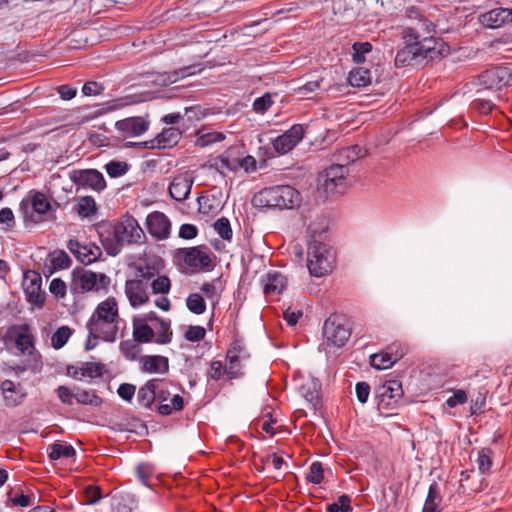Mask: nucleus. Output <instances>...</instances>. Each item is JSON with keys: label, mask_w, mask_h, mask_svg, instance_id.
I'll list each match as a JSON object with an SVG mask.
<instances>
[{"label": "nucleus", "mask_w": 512, "mask_h": 512, "mask_svg": "<svg viewBox=\"0 0 512 512\" xmlns=\"http://www.w3.org/2000/svg\"><path fill=\"white\" fill-rule=\"evenodd\" d=\"M120 321L118 304L114 297L100 302L86 323L88 331L85 350L90 351L98 345V341L115 342Z\"/></svg>", "instance_id": "nucleus-1"}, {"label": "nucleus", "mask_w": 512, "mask_h": 512, "mask_svg": "<svg viewBox=\"0 0 512 512\" xmlns=\"http://www.w3.org/2000/svg\"><path fill=\"white\" fill-rule=\"evenodd\" d=\"M97 232L109 256L118 255L125 245L141 243L145 237L138 221L128 214L115 224L110 222L97 224Z\"/></svg>", "instance_id": "nucleus-2"}, {"label": "nucleus", "mask_w": 512, "mask_h": 512, "mask_svg": "<svg viewBox=\"0 0 512 512\" xmlns=\"http://www.w3.org/2000/svg\"><path fill=\"white\" fill-rule=\"evenodd\" d=\"M405 46L395 56V65L405 67L435 61L447 55L449 46L444 40H425L424 42L404 41Z\"/></svg>", "instance_id": "nucleus-3"}, {"label": "nucleus", "mask_w": 512, "mask_h": 512, "mask_svg": "<svg viewBox=\"0 0 512 512\" xmlns=\"http://www.w3.org/2000/svg\"><path fill=\"white\" fill-rule=\"evenodd\" d=\"M301 194L290 185L266 187L255 193L252 205L258 209H294L301 203Z\"/></svg>", "instance_id": "nucleus-4"}, {"label": "nucleus", "mask_w": 512, "mask_h": 512, "mask_svg": "<svg viewBox=\"0 0 512 512\" xmlns=\"http://www.w3.org/2000/svg\"><path fill=\"white\" fill-rule=\"evenodd\" d=\"M334 252L326 244L313 240L307 248V267L311 275L322 277L332 271Z\"/></svg>", "instance_id": "nucleus-5"}, {"label": "nucleus", "mask_w": 512, "mask_h": 512, "mask_svg": "<svg viewBox=\"0 0 512 512\" xmlns=\"http://www.w3.org/2000/svg\"><path fill=\"white\" fill-rule=\"evenodd\" d=\"M322 334L327 346L341 348L349 340L351 329L346 326L343 316L332 314L325 320Z\"/></svg>", "instance_id": "nucleus-6"}, {"label": "nucleus", "mask_w": 512, "mask_h": 512, "mask_svg": "<svg viewBox=\"0 0 512 512\" xmlns=\"http://www.w3.org/2000/svg\"><path fill=\"white\" fill-rule=\"evenodd\" d=\"M175 258L179 263L194 269L211 271L214 264L206 246H195L178 249Z\"/></svg>", "instance_id": "nucleus-7"}, {"label": "nucleus", "mask_w": 512, "mask_h": 512, "mask_svg": "<svg viewBox=\"0 0 512 512\" xmlns=\"http://www.w3.org/2000/svg\"><path fill=\"white\" fill-rule=\"evenodd\" d=\"M150 126V121L142 116L128 117L118 120L115 123L117 135L116 142L126 140L128 138L143 135Z\"/></svg>", "instance_id": "nucleus-8"}, {"label": "nucleus", "mask_w": 512, "mask_h": 512, "mask_svg": "<svg viewBox=\"0 0 512 512\" xmlns=\"http://www.w3.org/2000/svg\"><path fill=\"white\" fill-rule=\"evenodd\" d=\"M182 136L179 128L169 127L163 129L155 138L144 142H128L126 147L138 146L145 149H167L178 144Z\"/></svg>", "instance_id": "nucleus-9"}, {"label": "nucleus", "mask_w": 512, "mask_h": 512, "mask_svg": "<svg viewBox=\"0 0 512 512\" xmlns=\"http://www.w3.org/2000/svg\"><path fill=\"white\" fill-rule=\"evenodd\" d=\"M70 180L77 186L90 188L98 193L106 189L103 174L96 169H75L70 172Z\"/></svg>", "instance_id": "nucleus-10"}, {"label": "nucleus", "mask_w": 512, "mask_h": 512, "mask_svg": "<svg viewBox=\"0 0 512 512\" xmlns=\"http://www.w3.org/2000/svg\"><path fill=\"white\" fill-rule=\"evenodd\" d=\"M511 78L510 70L502 66L487 69L478 76L479 84L489 90H500L509 84Z\"/></svg>", "instance_id": "nucleus-11"}, {"label": "nucleus", "mask_w": 512, "mask_h": 512, "mask_svg": "<svg viewBox=\"0 0 512 512\" xmlns=\"http://www.w3.org/2000/svg\"><path fill=\"white\" fill-rule=\"evenodd\" d=\"M42 278L39 273L35 271H27L24 274L23 287L27 301L39 308H42L46 294L41 289Z\"/></svg>", "instance_id": "nucleus-12"}, {"label": "nucleus", "mask_w": 512, "mask_h": 512, "mask_svg": "<svg viewBox=\"0 0 512 512\" xmlns=\"http://www.w3.org/2000/svg\"><path fill=\"white\" fill-rule=\"evenodd\" d=\"M434 31V25L431 21L423 18H419L417 22L412 25L405 27L402 31V39L404 41H417L424 42L425 40H442L431 35Z\"/></svg>", "instance_id": "nucleus-13"}, {"label": "nucleus", "mask_w": 512, "mask_h": 512, "mask_svg": "<svg viewBox=\"0 0 512 512\" xmlns=\"http://www.w3.org/2000/svg\"><path fill=\"white\" fill-rule=\"evenodd\" d=\"M348 173V167L338 163L332 164L325 170V189L330 192L343 193L346 188V176Z\"/></svg>", "instance_id": "nucleus-14"}, {"label": "nucleus", "mask_w": 512, "mask_h": 512, "mask_svg": "<svg viewBox=\"0 0 512 512\" xmlns=\"http://www.w3.org/2000/svg\"><path fill=\"white\" fill-rule=\"evenodd\" d=\"M146 225L150 235L157 240L166 239L170 235L171 222L162 212L150 213L146 218Z\"/></svg>", "instance_id": "nucleus-15"}, {"label": "nucleus", "mask_w": 512, "mask_h": 512, "mask_svg": "<svg viewBox=\"0 0 512 512\" xmlns=\"http://www.w3.org/2000/svg\"><path fill=\"white\" fill-rule=\"evenodd\" d=\"M478 20L486 28L498 29L512 23V9L502 7L494 8L480 14Z\"/></svg>", "instance_id": "nucleus-16"}, {"label": "nucleus", "mask_w": 512, "mask_h": 512, "mask_svg": "<svg viewBox=\"0 0 512 512\" xmlns=\"http://www.w3.org/2000/svg\"><path fill=\"white\" fill-rule=\"evenodd\" d=\"M147 290L148 285L146 282H142V280L134 278L128 279L125 282V294L133 308H137L149 302Z\"/></svg>", "instance_id": "nucleus-17"}, {"label": "nucleus", "mask_w": 512, "mask_h": 512, "mask_svg": "<svg viewBox=\"0 0 512 512\" xmlns=\"http://www.w3.org/2000/svg\"><path fill=\"white\" fill-rule=\"evenodd\" d=\"M67 248L83 264L88 265L96 261L101 255V249L96 245H82L78 240L70 239Z\"/></svg>", "instance_id": "nucleus-18"}, {"label": "nucleus", "mask_w": 512, "mask_h": 512, "mask_svg": "<svg viewBox=\"0 0 512 512\" xmlns=\"http://www.w3.org/2000/svg\"><path fill=\"white\" fill-rule=\"evenodd\" d=\"M32 212L29 214L28 211L24 212V218L33 223H39L44 221L45 216L51 210V204L47 200L46 196L42 192H34L31 196Z\"/></svg>", "instance_id": "nucleus-19"}, {"label": "nucleus", "mask_w": 512, "mask_h": 512, "mask_svg": "<svg viewBox=\"0 0 512 512\" xmlns=\"http://www.w3.org/2000/svg\"><path fill=\"white\" fill-rule=\"evenodd\" d=\"M193 182L194 179L187 173L176 175L168 188L170 197L177 202L186 200L190 195Z\"/></svg>", "instance_id": "nucleus-20"}, {"label": "nucleus", "mask_w": 512, "mask_h": 512, "mask_svg": "<svg viewBox=\"0 0 512 512\" xmlns=\"http://www.w3.org/2000/svg\"><path fill=\"white\" fill-rule=\"evenodd\" d=\"M71 289L81 293L96 291V272L74 269L72 272Z\"/></svg>", "instance_id": "nucleus-21"}, {"label": "nucleus", "mask_w": 512, "mask_h": 512, "mask_svg": "<svg viewBox=\"0 0 512 512\" xmlns=\"http://www.w3.org/2000/svg\"><path fill=\"white\" fill-rule=\"evenodd\" d=\"M8 332L14 338L17 349L22 353H26L34 348V337L31 334L29 325L13 326Z\"/></svg>", "instance_id": "nucleus-22"}, {"label": "nucleus", "mask_w": 512, "mask_h": 512, "mask_svg": "<svg viewBox=\"0 0 512 512\" xmlns=\"http://www.w3.org/2000/svg\"><path fill=\"white\" fill-rule=\"evenodd\" d=\"M287 287V278L280 272H268L264 279L265 295L281 294Z\"/></svg>", "instance_id": "nucleus-23"}, {"label": "nucleus", "mask_w": 512, "mask_h": 512, "mask_svg": "<svg viewBox=\"0 0 512 512\" xmlns=\"http://www.w3.org/2000/svg\"><path fill=\"white\" fill-rule=\"evenodd\" d=\"M377 393L381 401L388 399L387 405H391V401L396 403L403 396L402 384L398 380H389L378 388Z\"/></svg>", "instance_id": "nucleus-24"}, {"label": "nucleus", "mask_w": 512, "mask_h": 512, "mask_svg": "<svg viewBox=\"0 0 512 512\" xmlns=\"http://www.w3.org/2000/svg\"><path fill=\"white\" fill-rule=\"evenodd\" d=\"M142 369L148 373H167L169 371V360L161 355H147L142 357Z\"/></svg>", "instance_id": "nucleus-25"}, {"label": "nucleus", "mask_w": 512, "mask_h": 512, "mask_svg": "<svg viewBox=\"0 0 512 512\" xmlns=\"http://www.w3.org/2000/svg\"><path fill=\"white\" fill-rule=\"evenodd\" d=\"M162 382L163 381L159 379H151L140 387L137 394V400L141 406L145 408L151 407L156 399L158 385Z\"/></svg>", "instance_id": "nucleus-26"}, {"label": "nucleus", "mask_w": 512, "mask_h": 512, "mask_svg": "<svg viewBox=\"0 0 512 512\" xmlns=\"http://www.w3.org/2000/svg\"><path fill=\"white\" fill-rule=\"evenodd\" d=\"M133 338L139 343H150L155 339V331L148 325L147 319L134 317L133 319Z\"/></svg>", "instance_id": "nucleus-27"}, {"label": "nucleus", "mask_w": 512, "mask_h": 512, "mask_svg": "<svg viewBox=\"0 0 512 512\" xmlns=\"http://www.w3.org/2000/svg\"><path fill=\"white\" fill-rule=\"evenodd\" d=\"M299 392L314 410L320 406V385L316 381L311 380L303 383Z\"/></svg>", "instance_id": "nucleus-28"}, {"label": "nucleus", "mask_w": 512, "mask_h": 512, "mask_svg": "<svg viewBox=\"0 0 512 512\" xmlns=\"http://www.w3.org/2000/svg\"><path fill=\"white\" fill-rule=\"evenodd\" d=\"M136 500L130 493H116L111 498L112 512H132Z\"/></svg>", "instance_id": "nucleus-29"}, {"label": "nucleus", "mask_w": 512, "mask_h": 512, "mask_svg": "<svg viewBox=\"0 0 512 512\" xmlns=\"http://www.w3.org/2000/svg\"><path fill=\"white\" fill-rule=\"evenodd\" d=\"M441 501L442 497L440 495L439 486L436 482H433L429 486L422 512H441L438 509Z\"/></svg>", "instance_id": "nucleus-30"}, {"label": "nucleus", "mask_w": 512, "mask_h": 512, "mask_svg": "<svg viewBox=\"0 0 512 512\" xmlns=\"http://www.w3.org/2000/svg\"><path fill=\"white\" fill-rule=\"evenodd\" d=\"M72 260L64 250L54 251L51 254L50 266H46L47 272L51 275L56 270L66 269L71 266Z\"/></svg>", "instance_id": "nucleus-31"}, {"label": "nucleus", "mask_w": 512, "mask_h": 512, "mask_svg": "<svg viewBox=\"0 0 512 512\" xmlns=\"http://www.w3.org/2000/svg\"><path fill=\"white\" fill-rule=\"evenodd\" d=\"M348 83L352 87H365L371 83V73L362 67L355 68L349 73Z\"/></svg>", "instance_id": "nucleus-32"}, {"label": "nucleus", "mask_w": 512, "mask_h": 512, "mask_svg": "<svg viewBox=\"0 0 512 512\" xmlns=\"http://www.w3.org/2000/svg\"><path fill=\"white\" fill-rule=\"evenodd\" d=\"M75 454L76 451L71 445L56 442L48 446V456L52 461H56L60 458H72Z\"/></svg>", "instance_id": "nucleus-33"}, {"label": "nucleus", "mask_w": 512, "mask_h": 512, "mask_svg": "<svg viewBox=\"0 0 512 512\" xmlns=\"http://www.w3.org/2000/svg\"><path fill=\"white\" fill-rule=\"evenodd\" d=\"M157 324L158 327H156L154 342L160 345L170 343L173 336L171 322L169 320L161 319Z\"/></svg>", "instance_id": "nucleus-34"}, {"label": "nucleus", "mask_w": 512, "mask_h": 512, "mask_svg": "<svg viewBox=\"0 0 512 512\" xmlns=\"http://www.w3.org/2000/svg\"><path fill=\"white\" fill-rule=\"evenodd\" d=\"M74 399L77 401L78 404L81 405H90L97 407L102 404V398L99 397L93 390H84L78 388L75 391Z\"/></svg>", "instance_id": "nucleus-35"}, {"label": "nucleus", "mask_w": 512, "mask_h": 512, "mask_svg": "<svg viewBox=\"0 0 512 512\" xmlns=\"http://www.w3.org/2000/svg\"><path fill=\"white\" fill-rule=\"evenodd\" d=\"M119 349L123 357L129 361L136 360L137 356L141 352L139 342L135 341V338L121 341Z\"/></svg>", "instance_id": "nucleus-36"}, {"label": "nucleus", "mask_w": 512, "mask_h": 512, "mask_svg": "<svg viewBox=\"0 0 512 512\" xmlns=\"http://www.w3.org/2000/svg\"><path fill=\"white\" fill-rule=\"evenodd\" d=\"M75 210L82 218L91 217L96 213V202L91 196L81 197L75 206Z\"/></svg>", "instance_id": "nucleus-37"}, {"label": "nucleus", "mask_w": 512, "mask_h": 512, "mask_svg": "<svg viewBox=\"0 0 512 512\" xmlns=\"http://www.w3.org/2000/svg\"><path fill=\"white\" fill-rule=\"evenodd\" d=\"M370 364L377 370H385L391 368L395 362L388 355L387 351L383 349L379 353H375L370 356Z\"/></svg>", "instance_id": "nucleus-38"}, {"label": "nucleus", "mask_w": 512, "mask_h": 512, "mask_svg": "<svg viewBox=\"0 0 512 512\" xmlns=\"http://www.w3.org/2000/svg\"><path fill=\"white\" fill-rule=\"evenodd\" d=\"M105 365L101 362H83L80 371L82 377L98 378L102 377Z\"/></svg>", "instance_id": "nucleus-39"}, {"label": "nucleus", "mask_w": 512, "mask_h": 512, "mask_svg": "<svg viewBox=\"0 0 512 512\" xmlns=\"http://www.w3.org/2000/svg\"><path fill=\"white\" fill-rule=\"evenodd\" d=\"M239 159L238 158H230L228 154H222L215 159L214 166L215 168L224 173L227 171L236 172L238 171Z\"/></svg>", "instance_id": "nucleus-40"}, {"label": "nucleus", "mask_w": 512, "mask_h": 512, "mask_svg": "<svg viewBox=\"0 0 512 512\" xmlns=\"http://www.w3.org/2000/svg\"><path fill=\"white\" fill-rule=\"evenodd\" d=\"M0 388L5 397V400L8 402L9 405L16 406L23 401L24 395H21L19 397H13V394L16 393V386L13 381L8 379L4 380L1 383Z\"/></svg>", "instance_id": "nucleus-41"}, {"label": "nucleus", "mask_w": 512, "mask_h": 512, "mask_svg": "<svg viewBox=\"0 0 512 512\" xmlns=\"http://www.w3.org/2000/svg\"><path fill=\"white\" fill-rule=\"evenodd\" d=\"M73 330L68 326L59 327L51 337V344L54 349H61L72 335Z\"/></svg>", "instance_id": "nucleus-42"}, {"label": "nucleus", "mask_w": 512, "mask_h": 512, "mask_svg": "<svg viewBox=\"0 0 512 512\" xmlns=\"http://www.w3.org/2000/svg\"><path fill=\"white\" fill-rule=\"evenodd\" d=\"M492 456L493 451L490 448H482L478 452L476 463L481 474H485L490 471L492 466Z\"/></svg>", "instance_id": "nucleus-43"}, {"label": "nucleus", "mask_w": 512, "mask_h": 512, "mask_svg": "<svg viewBox=\"0 0 512 512\" xmlns=\"http://www.w3.org/2000/svg\"><path fill=\"white\" fill-rule=\"evenodd\" d=\"M187 308L194 314H203L206 310L204 298L198 293L190 294L186 299Z\"/></svg>", "instance_id": "nucleus-44"}, {"label": "nucleus", "mask_w": 512, "mask_h": 512, "mask_svg": "<svg viewBox=\"0 0 512 512\" xmlns=\"http://www.w3.org/2000/svg\"><path fill=\"white\" fill-rule=\"evenodd\" d=\"M129 167V164L125 161L112 160L105 165V170L111 178H118L125 175Z\"/></svg>", "instance_id": "nucleus-45"}, {"label": "nucleus", "mask_w": 512, "mask_h": 512, "mask_svg": "<svg viewBox=\"0 0 512 512\" xmlns=\"http://www.w3.org/2000/svg\"><path fill=\"white\" fill-rule=\"evenodd\" d=\"M327 512H352L351 497L347 494H342L338 497L337 502L327 505Z\"/></svg>", "instance_id": "nucleus-46"}, {"label": "nucleus", "mask_w": 512, "mask_h": 512, "mask_svg": "<svg viewBox=\"0 0 512 512\" xmlns=\"http://www.w3.org/2000/svg\"><path fill=\"white\" fill-rule=\"evenodd\" d=\"M213 227L223 240L230 241L232 239L233 231L230 222L226 217L217 219L214 222Z\"/></svg>", "instance_id": "nucleus-47"}, {"label": "nucleus", "mask_w": 512, "mask_h": 512, "mask_svg": "<svg viewBox=\"0 0 512 512\" xmlns=\"http://www.w3.org/2000/svg\"><path fill=\"white\" fill-rule=\"evenodd\" d=\"M352 59L355 63L360 64L365 61V55L372 50V44L369 42H355L352 46Z\"/></svg>", "instance_id": "nucleus-48"}, {"label": "nucleus", "mask_w": 512, "mask_h": 512, "mask_svg": "<svg viewBox=\"0 0 512 512\" xmlns=\"http://www.w3.org/2000/svg\"><path fill=\"white\" fill-rule=\"evenodd\" d=\"M226 360L228 362L227 368V377L229 379H237L240 378L243 375V372L241 370V360H244L243 358H238L237 356H226Z\"/></svg>", "instance_id": "nucleus-49"}, {"label": "nucleus", "mask_w": 512, "mask_h": 512, "mask_svg": "<svg viewBox=\"0 0 512 512\" xmlns=\"http://www.w3.org/2000/svg\"><path fill=\"white\" fill-rule=\"evenodd\" d=\"M324 478V468L321 462L315 461L309 467V472L306 475L307 482L313 484H320Z\"/></svg>", "instance_id": "nucleus-50"}, {"label": "nucleus", "mask_w": 512, "mask_h": 512, "mask_svg": "<svg viewBox=\"0 0 512 512\" xmlns=\"http://www.w3.org/2000/svg\"><path fill=\"white\" fill-rule=\"evenodd\" d=\"M13 493H14L13 489L7 493L8 500L12 507H17V506L28 507L33 504L32 498L28 495L23 494L22 491L15 492V494H13Z\"/></svg>", "instance_id": "nucleus-51"}, {"label": "nucleus", "mask_w": 512, "mask_h": 512, "mask_svg": "<svg viewBox=\"0 0 512 512\" xmlns=\"http://www.w3.org/2000/svg\"><path fill=\"white\" fill-rule=\"evenodd\" d=\"M294 147V143L284 133L273 140V148L279 154H286Z\"/></svg>", "instance_id": "nucleus-52"}, {"label": "nucleus", "mask_w": 512, "mask_h": 512, "mask_svg": "<svg viewBox=\"0 0 512 512\" xmlns=\"http://www.w3.org/2000/svg\"><path fill=\"white\" fill-rule=\"evenodd\" d=\"M237 356L238 358L248 359L249 353L242 339L236 338L229 345L226 356Z\"/></svg>", "instance_id": "nucleus-53"}, {"label": "nucleus", "mask_w": 512, "mask_h": 512, "mask_svg": "<svg viewBox=\"0 0 512 512\" xmlns=\"http://www.w3.org/2000/svg\"><path fill=\"white\" fill-rule=\"evenodd\" d=\"M156 274L157 270L149 264H145L144 266L139 265L135 270V278L142 280V282H146L147 285L156 276Z\"/></svg>", "instance_id": "nucleus-54"}, {"label": "nucleus", "mask_w": 512, "mask_h": 512, "mask_svg": "<svg viewBox=\"0 0 512 512\" xmlns=\"http://www.w3.org/2000/svg\"><path fill=\"white\" fill-rule=\"evenodd\" d=\"M171 282L168 276H158L151 282L153 294H167L170 291Z\"/></svg>", "instance_id": "nucleus-55"}, {"label": "nucleus", "mask_w": 512, "mask_h": 512, "mask_svg": "<svg viewBox=\"0 0 512 512\" xmlns=\"http://www.w3.org/2000/svg\"><path fill=\"white\" fill-rule=\"evenodd\" d=\"M334 160L336 163L344 165V167H348L349 164L357 160V155L353 154V150H349L345 147L334 154Z\"/></svg>", "instance_id": "nucleus-56"}, {"label": "nucleus", "mask_w": 512, "mask_h": 512, "mask_svg": "<svg viewBox=\"0 0 512 512\" xmlns=\"http://www.w3.org/2000/svg\"><path fill=\"white\" fill-rule=\"evenodd\" d=\"M128 104L129 102L125 98L114 99L101 104L99 109L97 110V114L101 115L111 111H115L127 106Z\"/></svg>", "instance_id": "nucleus-57"}, {"label": "nucleus", "mask_w": 512, "mask_h": 512, "mask_svg": "<svg viewBox=\"0 0 512 512\" xmlns=\"http://www.w3.org/2000/svg\"><path fill=\"white\" fill-rule=\"evenodd\" d=\"M138 480L145 486L150 487V478L153 475V469L149 464L141 463L136 467Z\"/></svg>", "instance_id": "nucleus-58"}, {"label": "nucleus", "mask_w": 512, "mask_h": 512, "mask_svg": "<svg viewBox=\"0 0 512 512\" xmlns=\"http://www.w3.org/2000/svg\"><path fill=\"white\" fill-rule=\"evenodd\" d=\"M273 104L272 97L269 93H265L253 102V110L256 113H265Z\"/></svg>", "instance_id": "nucleus-59"}, {"label": "nucleus", "mask_w": 512, "mask_h": 512, "mask_svg": "<svg viewBox=\"0 0 512 512\" xmlns=\"http://www.w3.org/2000/svg\"><path fill=\"white\" fill-rule=\"evenodd\" d=\"M224 374L227 375V368L223 365L222 361H212L207 372L208 377L218 381Z\"/></svg>", "instance_id": "nucleus-60"}, {"label": "nucleus", "mask_w": 512, "mask_h": 512, "mask_svg": "<svg viewBox=\"0 0 512 512\" xmlns=\"http://www.w3.org/2000/svg\"><path fill=\"white\" fill-rule=\"evenodd\" d=\"M385 350L395 363L402 359L406 354V348L400 342H393L392 344L388 345Z\"/></svg>", "instance_id": "nucleus-61"}, {"label": "nucleus", "mask_w": 512, "mask_h": 512, "mask_svg": "<svg viewBox=\"0 0 512 512\" xmlns=\"http://www.w3.org/2000/svg\"><path fill=\"white\" fill-rule=\"evenodd\" d=\"M224 138H225L224 135L220 132L205 133V134H202L201 136H199V138L197 139V144L201 147H205L210 144L220 142Z\"/></svg>", "instance_id": "nucleus-62"}, {"label": "nucleus", "mask_w": 512, "mask_h": 512, "mask_svg": "<svg viewBox=\"0 0 512 512\" xmlns=\"http://www.w3.org/2000/svg\"><path fill=\"white\" fill-rule=\"evenodd\" d=\"M206 331L202 326H189L184 337L190 342H198L204 339Z\"/></svg>", "instance_id": "nucleus-63"}, {"label": "nucleus", "mask_w": 512, "mask_h": 512, "mask_svg": "<svg viewBox=\"0 0 512 512\" xmlns=\"http://www.w3.org/2000/svg\"><path fill=\"white\" fill-rule=\"evenodd\" d=\"M84 495L86 503L90 505L97 503L102 498L101 489L99 486H87L84 489Z\"/></svg>", "instance_id": "nucleus-64"}]
</instances>
